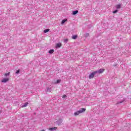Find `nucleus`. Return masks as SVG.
<instances>
[{
    "label": "nucleus",
    "instance_id": "aec40b11",
    "mask_svg": "<svg viewBox=\"0 0 131 131\" xmlns=\"http://www.w3.org/2000/svg\"><path fill=\"white\" fill-rule=\"evenodd\" d=\"M66 97H67V96L66 95H63V96H62V98L63 99H65V98H66Z\"/></svg>",
    "mask_w": 131,
    "mask_h": 131
},
{
    "label": "nucleus",
    "instance_id": "f03ea898",
    "mask_svg": "<svg viewBox=\"0 0 131 131\" xmlns=\"http://www.w3.org/2000/svg\"><path fill=\"white\" fill-rule=\"evenodd\" d=\"M97 73H98V71H95L90 74L89 75V79H92V78H94V77H95V75H96Z\"/></svg>",
    "mask_w": 131,
    "mask_h": 131
},
{
    "label": "nucleus",
    "instance_id": "0eeeda50",
    "mask_svg": "<svg viewBox=\"0 0 131 131\" xmlns=\"http://www.w3.org/2000/svg\"><path fill=\"white\" fill-rule=\"evenodd\" d=\"M27 106H28V102L25 103L22 106V108H24V107H27Z\"/></svg>",
    "mask_w": 131,
    "mask_h": 131
},
{
    "label": "nucleus",
    "instance_id": "1a4fd4ad",
    "mask_svg": "<svg viewBox=\"0 0 131 131\" xmlns=\"http://www.w3.org/2000/svg\"><path fill=\"white\" fill-rule=\"evenodd\" d=\"M67 19H64L62 20L61 21V25H63V24H64L65 22H67Z\"/></svg>",
    "mask_w": 131,
    "mask_h": 131
},
{
    "label": "nucleus",
    "instance_id": "6ab92c4d",
    "mask_svg": "<svg viewBox=\"0 0 131 131\" xmlns=\"http://www.w3.org/2000/svg\"><path fill=\"white\" fill-rule=\"evenodd\" d=\"M89 35H90V34H89V33H87L85 34V36H86V37L89 36Z\"/></svg>",
    "mask_w": 131,
    "mask_h": 131
},
{
    "label": "nucleus",
    "instance_id": "9b49d317",
    "mask_svg": "<svg viewBox=\"0 0 131 131\" xmlns=\"http://www.w3.org/2000/svg\"><path fill=\"white\" fill-rule=\"evenodd\" d=\"M72 39H76L77 38V35H73L72 37Z\"/></svg>",
    "mask_w": 131,
    "mask_h": 131
},
{
    "label": "nucleus",
    "instance_id": "423d86ee",
    "mask_svg": "<svg viewBox=\"0 0 131 131\" xmlns=\"http://www.w3.org/2000/svg\"><path fill=\"white\" fill-rule=\"evenodd\" d=\"M57 128H58L57 127H51V128H49V130H51V131L56 130V129H57Z\"/></svg>",
    "mask_w": 131,
    "mask_h": 131
},
{
    "label": "nucleus",
    "instance_id": "dca6fc26",
    "mask_svg": "<svg viewBox=\"0 0 131 131\" xmlns=\"http://www.w3.org/2000/svg\"><path fill=\"white\" fill-rule=\"evenodd\" d=\"M64 41L66 43H67L68 42V39H64Z\"/></svg>",
    "mask_w": 131,
    "mask_h": 131
},
{
    "label": "nucleus",
    "instance_id": "39448f33",
    "mask_svg": "<svg viewBox=\"0 0 131 131\" xmlns=\"http://www.w3.org/2000/svg\"><path fill=\"white\" fill-rule=\"evenodd\" d=\"M62 47V44L61 43H58L56 45L55 48H61Z\"/></svg>",
    "mask_w": 131,
    "mask_h": 131
},
{
    "label": "nucleus",
    "instance_id": "f8f14e48",
    "mask_svg": "<svg viewBox=\"0 0 131 131\" xmlns=\"http://www.w3.org/2000/svg\"><path fill=\"white\" fill-rule=\"evenodd\" d=\"M77 13H78V11L76 10L73 12V15H76V14H77Z\"/></svg>",
    "mask_w": 131,
    "mask_h": 131
},
{
    "label": "nucleus",
    "instance_id": "f257e3e1",
    "mask_svg": "<svg viewBox=\"0 0 131 131\" xmlns=\"http://www.w3.org/2000/svg\"><path fill=\"white\" fill-rule=\"evenodd\" d=\"M85 110H86L85 108H81L80 109V110H79L76 112H75L74 113V116H77L78 115H79V114H80V113H83V112H85Z\"/></svg>",
    "mask_w": 131,
    "mask_h": 131
},
{
    "label": "nucleus",
    "instance_id": "20e7f679",
    "mask_svg": "<svg viewBox=\"0 0 131 131\" xmlns=\"http://www.w3.org/2000/svg\"><path fill=\"white\" fill-rule=\"evenodd\" d=\"M104 71H105V69H100L97 71V73H99V74L103 73V72H104Z\"/></svg>",
    "mask_w": 131,
    "mask_h": 131
},
{
    "label": "nucleus",
    "instance_id": "4468645a",
    "mask_svg": "<svg viewBox=\"0 0 131 131\" xmlns=\"http://www.w3.org/2000/svg\"><path fill=\"white\" fill-rule=\"evenodd\" d=\"M10 72H8V73H5V74H4V76H6V77L9 76L10 75Z\"/></svg>",
    "mask_w": 131,
    "mask_h": 131
},
{
    "label": "nucleus",
    "instance_id": "412c9836",
    "mask_svg": "<svg viewBox=\"0 0 131 131\" xmlns=\"http://www.w3.org/2000/svg\"><path fill=\"white\" fill-rule=\"evenodd\" d=\"M47 90H50V88H48Z\"/></svg>",
    "mask_w": 131,
    "mask_h": 131
},
{
    "label": "nucleus",
    "instance_id": "f3484780",
    "mask_svg": "<svg viewBox=\"0 0 131 131\" xmlns=\"http://www.w3.org/2000/svg\"><path fill=\"white\" fill-rule=\"evenodd\" d=\"M61 82V80H57V83H60Z\"/></svg>",
    "mask_w": 131,
    "mask_h": 131
},
{
    "label": "nucleus",
    "instance_id": "2eb2a0df",
    "mask_svg": "<svg viewBox=\"0 0 131 131\" xmlns=\"http://www.w3.org/2000/svg\"><path fill=\"white\" fill-rule=\"evenodd\" d=\"M118 12V10H116L113 12V14H116Z\"/></svg>",
    "mask_w": 131,
    "mask_h": 131
},
{
    "label": "nucleus",
    "instance_id": "9d476101",
    "mask_svg": "<svg viewBox=\"0 0 131 131\" xmlns=\"http://www.w3.org/2000/svg\"><path fill=\"white\" fill-rule=\"evenodd\" d=\"M54 52H55V50L53 49H52L49 51V54H53L54 53Z\"/></svg>",
    "mask_w": 131,
    "mask_h": 131
},
{
    "label": "nucleus",
    "instance_id": "4be33fe9",
    "mask_svg": "<svg viewBox=\"0 0 131 131\" xmlns=\"http://www.w3.org/2000/svg\"><path fill=\"white\" fill-rule=\"evenodd\" d=\"M1 113V111H0V114Z\"/></svg>",
    "mask_w": 131,
    "mask_h": 131
},
{
    "label": "nucleus",
    "instance_id": "7ed1b4c3",
    "mask_svg": "<svg viewBox=\"0 0 131 131\" xmlns=\"http://www.w3.org/2000/svg\"><path fill=\"white\" fill-rule=\"evenodd\" d=\"M9 80H10V78H5L3 79L1 81H2V82L6 83V82H8V81H9Z\"/></svg>",
    "mask_w": 131,
    "mask_h": 131
},
{
    "label": "nucleus",
    "instance_id": "a211bd4d",
    "mask_svg": "<svg viewBox=\"0 0 131 131\" xmlns=\"http://www.w3.org/2000/svg\"><path fill=\"white\" fill-rule=\"evenodd\" d=\"M19 72H20V70H18L16 71V74H18V73H19Z\"/></svg>",
    "mask_w": 131,
    "mask_h": 131
},
{
    "label": "nucleus",
    "instance_id": "6e6552de",
    "mask_svg": "<svg viewBox=\"0 0 131 131\" xmlns=\"http://www.w3.org/2000/svg\"><path fill=\"white\" fill-rule=\"evenodd\" d=\"M116 9H120L121 8V5L118 4L116 6Z\"/></svg>",
    "mask_w": 131,
    "mask_h": 131
},
{
    "label": "nucleus",
    "instance_id": "ddd939ff",
    "mask_svg": "<svg viewBox=\"0 0 131 131\" xmlns=\"http://www.w3.org/2000/svg\"><path fill=\"white\" fill-rule=\"evenodd\" d=\"M50 31L49 29H47L44 30V33H47V32H49Z\"/></svg>",
    "mask_w": 131,
    "mask_h": 131
}]
</instances>
